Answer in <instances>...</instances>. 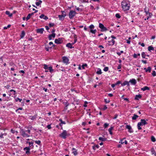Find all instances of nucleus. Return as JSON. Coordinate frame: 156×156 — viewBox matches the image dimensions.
<instances>
[{"label": "nucleus", "mask_w": 156, "mask_h": 156, "mask_svg": "<svg viewBox=\"0 0 156 156\" xmlns=\"http://www.w3.org/2000/svg\"><path fill=\"white\" fill-rule=\"evenodd\" d=\"M121 5L122 9L124 11H126L129 9L130 5L129 1H123L122 2Z\"/></svg>", "instance_id": "obj_1"}, {"label": "nucleus", "mask_w": 156, "mask_h": 156, "mask_svg": "<svg viewBox=\"0 0 156 156\" xmlns=\"http://www.w3.org/2000/svg\"><path fill=\"white\" fill-rule=\"evenodd\" d=\"M69 134L68 133L66 130H64L59 136L65 139L66 138L67 136H69Z\"/></svg>", "instance_id": "obj_2"}, {"label": "nucleus", "mask_w": 156, "mask_h": 156, "mask_svg": "<svg viewBox=\"0 0 156 156\" xmlns=\"http://www.w3.org/2000/svg\"><path fill=\"white\" fill-rule=\"evenodd\" d=\"M76 14V11L71 10L69 13V18L70 19H73L74 17L75 16Z\"/></svg>", "instance_id": "obj_3"}, {"label": "nucleus", "mask_w": 156, "mask_h": 156, "mask_svg": "<svg viewBox=\"0 0 156 156\" xmlns=\"http://www.w3.org/2000/svg\"><path fill=\"white\" fill-rule=\"evenodd\" d=\"M21 135L24 137H28L30 136V135L26 133L25 131L23 129H21L20 132Z\"/></svg>", "instance_id": "obj_4"}, {"label": "nucleus", "mask_w": 156, "mask_h": 156, "mask_svg": "<svg viewBox=\"0 0 156 156\" xmlns=\"http://www.w3.org/2000/svg\"><path fill=\"white\" fill-rule=\"evenodd\" d=\"M62 61L63 62L67 65L69 63V60L68 57L66 56H63L62 58Z\"/></svg>", "instance_id": "obj_5"}, {"label": "nucleus", "mask_w": 156, "mask_h": 156, "mask_svg": "<svg viewBox=\"0 0 156 156\" xmlns=\"http://www.w3.org/2000/svg\"><path fill=\"white\" fill-rule=\"evenodd\" d=\"M94 27V25L93 24H91L89 26V28L90 29V32L93 34H95L97 31L96 29L94 30H93Z\"/></svg>", "instance_id": "obj_6"}, {"label": "nucleus", "mask_w": 156, "mask_h": 156, "mask_svg": "<svg viewBox=\"0 0 156 156\" xmlns=\"http://www.w3.org/2000/svg\"><path fill=\"white\" fill-rule=\"evenodd\" d=\"M99 27L101 29V31H106L107 30V29L105 27L104 25L101 23L99 24Z\"/></svg>", "instance_id": "obj_7"}, {"label": "nucleus", "mask_w": 156, "mask_h": 156, "mask_svg": "<svg viewBox=\"0 0 156 156\" xmlns=\"http://www.w3.org/2000/svg\"><path fill=\"white\" fill-rule=\"evenodd\" d=\"M55 42L57 44H62L63 42L62 38H59L58 39H55Z\"/></svg>", "instance_id": "obj_8"}, {"label": "nucleus", "mask_w": 156, "mask_h": 156, "mask_svg": "<svg viewBox=\"0 0 156 156\" xmlns=\"http://www.w3.org/2000/svg\"><path fill=\"white\" fill-rule=\"evenodd\" d=\"M129 82L131 83V84L133 85H135L136 83V81L134 79H133L131 80H130L129 81Z\"/></svg>", "instance_id": "obj_9"}, {"label": "nucleus", "mask_w": 156, "mask_h": 156, "mask_svg": "<svg viewBox=\"0 0 156 156\" xmlns=\"http://www.w3.org/2000/svg\"><path fill=\"white\" fill-rule=\"evenodd\" d=\"M126 128L128 129V131L129 132L132 133L133 132V131L132 129V127L130 125H127L126 126Z\"/></svg>", "instance_id": "obj_10"}, {"label": "nucleus", "mask_w": 156, "mask_h": 156, "mask_svg": "<svg viewBox=\"0 0 156 156\" xmlns=\"http://www.w3.org/2000/svg\"><path fill=\"white\" fill-rule=\"evenodd\" d=\"M55 34L54 33H53L52 34L50 35L48 37L49 40H52L55 37Z\"/></svg>", "instance_id": "obj_11"}, {"label": "nucleus", "mask_w": 156, "mask_h": 156, "mask_svg": "<svg viewBox=\"0 0 156 156\" xmlns=\"http://www.w3.org/2000/svg\"><path fill=\"white\" fill-rule=\"evenodd\" d=\"M36 31L37 33L42 34L43 33L44 29L43 28L38 29Z\"/></svg>", "instance_id": "obj_12"}, {"label": "nucleus", "mask_w": 156, "mask_h": 156, "mask_svg": "<svg viewBox=\"0 0 156 156\" xmlns=\"http://www.w3.org/2000/svg\"><path fill=\"white\" fill-rule=\"evenodd\" d=\"M144 10L146 15L147 16H148V17H151L152 15V14L151 13L149 12L148 11H147L146 9H145Z\"/></svg>", "instance_id": "obj_13"}, {"label": "nucleus", "mask_w": 156, "mask_h": 156, "mask_svg": "<svg viewBox=\"0 0 156 156\" xmlns=\"http://www.w3.org/2000/svg\"><path fill=\"white\" fill-rule=\"evenodd\" d=\"M37 117V115H35L34 116H30L29 119L31 120H36Z\"/></svg>", "instance_id": "obj_14"}, {"label": "nucleus", "mask_w": 156, "mask_h": 156, "mask_svg": "<svg viewBox=\"0 0 156 156\" xmlns=\"http://www.w3.org/2000/svg\"><path fill=\"white\" fill-rule=\"evenodd\" d=\"M30 148L29 147H26L24 148V150L26 151V153L27 154L30 153Z\"/></svg>", "instance_id": "obj_15"}, {"label": "nucleus", "mask_w": 156, "mask_h": 156, "mask_svg": "<svg viewBox=\"0 0 156 156\" xmlns=\"http://www.w3.org/2000/svg\"><path fill=\"white\" fill-rule=\"evenodd\" d=\"M142 97V96L141 94H139L138 95H136L135 96V100H139V99H140Z\"/></svg>", "instance_id": "obj_16"}, {"label": "nucleus", "mask_w": 156, "mask_h": 156, "mask_svg": "<svg viewBox=\"0 0 156 156\" xmlns=\"http://www.w3.org/2000/svg\"><path fill=\"white\" fill-rule=\"evenodd\" d=\"M72 151H73V153L74 155H76L77 154V150L76 149L74 148H73L72 149Z\"/></svg>", "instance_id": "obj_17"}, {"label": "nucleus", "mask_w": 156, "mask_h": 156, "mask_svg": "<svg viewBox=\"0 0 156 156\" xmlns=\"http://www.w3.org/2000/svg\"><path fill=\"white\" fill-rule=\"evenodd\" d=\"M140 121L142 126L145 125L147 124V122L144 119H142Z\"/></svg>", "instance_id": "obj_18"}, {"label": "nucleus", "mask_w": 156, "mask_h": 156, "mask_svg": "<svg viewBox=\"0 0 156 156\" xmlns=\"http://www.w3.org/2000/svg\"><path fill=\"white\" fill-rule=\"evenodd\" d=\"M115 41L113 39H112L108 41L109 44L110 45H113L114 44Z\"/></svg>", "instance_id": "obj_19"}, {"label": "nucleus", "mask_w": 156, "mask_h": 156, "mask_svg": "<svg viewBox=\"0 0 156 156\" xmlns=\"http://www.w3.org/2000/svg\"><path fill=\"white\" fill-rule=\"evenodd\" d=\"M73 45V44H72V43H67L66 44V46L70 48H74V47H73L72 46Z\"/></svg>", "instance_id": "obj_20"}, {"label": "nucleus", "mask_w": 156, "mask_h": 156, "mask_svg": "<svg viewBox=\"0 0 156 156\" xmlns=\"http://www.w3.org/2000/svg\"><path fill=\"white\" fill-rule=\"evenodd\" d=\"M121 85L122 86H124L126 85H127V86H129V82L127 81H124L121 84Z\"/></svg>", "instance_id": "obj_21"}, {"label": "nucleus", "mask_w": 156, "mask_h": 156, "mask_svg": "<svg viewBox=\"0 0 156 156\" xmlns=\"http://www.w3.org/2000/svg\"><path fill=\"white\" fill-rule=\"evenodd\" d=\"M141 90L143 91H144L146 90H150V88L148 87L145 86L141 88Z\"/></svg>", "instance_id": "obj_22"}, {"label": "nucleus", "mask_w": 156, "mask_h": 156, "mask_svg": "<svg viewBox=\"0 0 156 156\" xmlns=\"http://www.w3.org/2000/svg\"><path fill=\"white\" fill-rule=\"evenodd\" d=\"M33 14L34 13L33 12L29 14L26 18L27 20L29 19L31 16L33 15Z\"/></svg>", "instance_id": "obj_23"}, {"label": "nucleus", "mask_w": 156, "mask_h": 156, "mask_svg": "<svg viewBox=\"0 0 156 156\" xmlns=\"http://www.w3.org/2000/svg\"><path fill=\"white\" fill-rule=\"evenodd\" d=\"M59 121L61 122V123L59 124V125L60 126H62V124H65L66 123V122L65 121H63L62 119H59Z\"/></svg>", "instance_id": "obj_24"}, {"label": "nucleus", "mask_w": 156, "mask_h": 156, "mask_svg": "<svg viewBox=\"0 0 156 156\" xmlns=\"http://www.w3.org/2000/svg\"><path fill=\"white\" fill-rule=\"evenodd\" d=\"M142 125V123L140 122H139L137 124V127H138V129L139 130H140L142 129L141 127H140Z\"/></svg>", "instance_id": "obj_25"}, {"label": "nucleus", "mask_w": 156, "mask_h": 156, "mask_svg": "<svg viewBox=\"0 0 156 156\" xmlns=\"http://www.w3.org/2000/svg\"><path fill=\"white\" fill-rule=\"evenodd\" d=\"M139 117L137 115L134 114L133 115V116L132 117V119L133 120H135L137 118H138Z\"/></svg>", "instance_id": "obj_26"}, {"label": "nucleus", "mask_w": 156, "mask_h": 156, "mask_svg": "<svg viewBox=\"0 0 156 156\" xmlns=\"http://www.w3.org/2000/svg\"><path fill=\"white\" fill-rule=\"evenodd\" d=\"M25 34V32L24 31H22L21 34L20 35V38H23L24 37Z\"/></svg>", "instance_id": "obj_27"}, {"label": "nucleus", "mask_w": 156, "mask_h": 156, "mask_svg": "<svg viewBox=\"0 0 156 156\" xmlns=\"http://www.w3.org/2000/svg\"><path fill=\"white\" fill-rule=\"evenodd\" d=\"M27 143L28 144L30 147L31 146H32V147H33V142L27 141Z\"/></svg>", "instance_id": "obj_28"}, {"label": "nucleus", "mask_w": 156, "mask_h": 156, "mask_svg": "<svg viewBox=\"0 0 156 156\" xmlns=\"http://www.w3.org/2000/svg\"><path fill=\"white\" fill-rule=\"evenodd\" d=\"M123 140H121L120 142H119V143H121V144H123L124 143L126 144H127V142L126 140H125L124 141H123Z\"/></svg>", "instance_id": "obj_29"}, {"label": "nucleus", "mask_w": 156, "mask_h": 156, "mask_svg": "<svg viewBox=\"0 0 156 156\" xmlns=\"http://www.w3.org/2000/svg\"><path fill=\"white\" fill-rule=\"evenodd\" d=\"M96 73L100 75L102 73L101 69L100 68H98Z\"/></svg>", "instance_id": "obj_30"}, {"label": "nucleus", "mask_w": 156, "mask_h": 156, "mask_svg": "<svg viewBox=\"0 0 156 156\" xmlns=\"http://www.w3.org/2000/svg\"><path fill=\"white\" fill-rule=\"evenodd\" d=\"M42 2V1L41 0H39L38 2H36L35 4L36 5L38 6L41 4Z\"/></svg>", "instance_id": "obj_31"}, {"label": "nucleus", "mask_w": 156, "mask_h": 156, "mask_svg": "<svg viewBox=\"0 0 156 156\" xmlns=\"http://www.w3.org/2000/svg\"><path fill=\"white\" fill-rule=\"evenodd\" d=\"M99 140H101L102 141H106L107 140L106 138H103L102 137H99Z\"/></svg>", "instance_id": "obj_32"}, {"label": "nucleus", "mask_w": 156, "mask_h": 156, "mask_svg": "<svg viewBox=\"0 0 156 156\" xmlns=\"http://www.w3.org/2000/svg\"><path fill=\"white\" fill-rule=\"evenodd\" d=\"M52 47H49L48 45H46L45 46V49L47 51H49L50 49H51Z\"/></svg>", "instance_id": "obj_33"}, {"label": "nucleus", "mask_w": 156, "mask_h": 156, "mask_svg": "<svg viewBox=\"0 0 156 156\" xmlns=\"http://www.w3.org/2000/svg\"><path fill=\"white\" fill-rule=\"evenodd\" d=\"M58 17L59 18V20H63L64 19V17L62 15H58Z\"/></svg>", "instance_id": "obj_34"}, {"label": "nucleus", "mask_w": 156, "mask_h": 156, "mask_svg": "<svg viewBox=\"0 0 156 156\" xmlns=\"http://www.w3.org/2000/svg\"><path fill=\"white\" fill-rule=\"evenodd\" d=\"M5 14L8 15H9V16H12V14H11L10 12L9 11H7L5 12Z\"/></svg>", "instance_id": "obj_35"}, {"label": "nucleus", "mask_w": 156, "mask_h": 156, "mask_svg": "<svg viewBox=\"0 0 156 156\" xmlns=\"http://www.w3.org/2000/svg\"><path fill=\"white\" fill-rule=\"evenodd\" d=\"M154 50V48L152 46H150L148 47V51H151V50Z\"/></svg>", "instance_id": "obj_36"}, {"label": "nucleus", "mask_w": 156, "mask_h": 156, "mask_svg": "<svg viewBox=\"0 0 156 156\" xmlns=\"http://www.w3.org/2000/svg\"><path fill=\"white\" fill-rule=\"evenodd\" d=\"M151 68L149 66L147 68V70L146 71V72H148L149 73H150L151 72Z\"/></svg>", "instance_id": "obj_37"}, {"label": "nucleus", "mask_w": 156, "mask_h": 156, "mask_svg": "<svg viewBox=\"0 0 156 156\" xmlns=\"http://www.w3.org/2000/svg\"><path fill=\"white\" fill-rule=\"evenodd\" d=\"M74 42L72 43L73 44H74L75 43H76V42L77 41V37H76V35H75L74 36Z\"/></svg>", "instance_id": "obj_38"}, {"label": "nucleus", "mask_w": 156, "mask_h": 156, "mask_svg": "<svg viewBox=\"0 0 156 156\" xmlns=\"http://www.w3.org/2000/svg\"><path fill=\"white\" fill-rule=\"evenodd\" d=\"M48 69L49 70L50 72L51 73L52 72L54 71V70L52 69L51 66L49 67Z\"/></svg>", "instance_id": "obj_39"}, {"label": "nucleus", "mask_w": 156, "mask_h": 156, "mask_svg": "<svg viewBox=\"0 0 156 156\" xmlns=\"http://www.w3.org/2000/svg\"><path fill=\"white\" fill-rule=\"evenodd\" d=\"M7 135V134L6 133H1L0 134V138H3V136H6Z\"/></svg>", "instance_id": "obj_40"}, {"label": "nucleus", "mask_w": 156, "mask_h": 156, "mask_svg": "<svg viewBox=\"0 0 156 156\" xmlns=\"http://www.w3.org/2000/svg\"><path fill=\"white\" fill-rule=\"evenodd\" d=\"M113 129V128L112 127H111L110 128H109L108 129V131L109 133L112 135V130Z\"/></svg>", "instance_id": "obj_41"}, {"label": "nucleus", "mask_w": 156, "mask_h": 156, "mask_svg": "<svg viewBox=\"0 0 156 156\" xmlns=\"http://www.w3.org/2000/svg\"><path fill=\"white\" fill-rule=\"evenodd\" d=\"M151 140L153 142H154L156 141L155 138L153 136L151 137Z\"/></svg>", "instance_id": "obj_42"}, {"label": "nucleus", "mask_w": 156, "mask_h": 156, "mask_svg": "<svg viewBox=\"0 0 156 156\" xmlns=\"http://www.w3.org/2000/svg\"><path fill=\"white\" fill-rule=\"evenodd\" d=\"M141 56L143 58H145V56H146V55H145L144 52H142L141 53Z\"/></svg>", "instance_id": "obj_43"}, {"label": "nucleus", "mask_w": 156, "mask_h": 156, "mask_svg": "<svg viewBox=\"0 0 156 156\" xmlns=\"http://www.w3.org/2000/svg\"><path fill=\"white\" fill-rule=\"evenodd\" d=\"M61 12L62 13V15L65 17L66 16V14L65 12L64 11H61Z\"/></svg>", "instance_id": "obj_44"}, {"label": "nucleus", "mask_w": 156, "mask_h": 156, "mask_svg": "<svg viewBox=\"0 0 156 156\" xmlns=\"http://www.w3.org/2000/svg\"><path fill=\"white\" fill-rule=\"evenodd\" d=\"M10 92H12L13 93V94L14 95L15 94L16 91L13 90H10Z\"/></svg>", "instance_id": "obj_45"}, {"label": "nucleus", "mask_w": 156, "mask_h": 156, "mask_svg": "<svg viewBox=\"0 0 156 156\" xmlns=\"http://www.w3.org/2000/svg\"><path fill=\"white\" fill-rule=\"evenodd\" d=\"M115 16L118 19H119L121 17V16L119 13H116L115 14Z\"/></svg>", "instance_id": "obj_46"}, {"label": "nucleus", "mask_w": 156, "mask_h": 156, "mask_svg": "<svg viewBox=\"0 0 156 156\" xmlns=\"http://www.w3.org/2000/svg\"><path fill=\"white\" fill-rule=\"evenodd\" d=\"M44 68L45 69H48V66L46 64H44Z\"/></svg>", "instance_id": "obj_47"}, {"label": "nucleus", "mask_w": 156, "mask_h": 156, "mask_svg": "<svg viewBox=\"0 0 156 156\" xmlns=\"http://www.w3.org/2000/svg\"><path fill=\"white\" fill-rule=\"evenodd\" d=\"M35 143L38 144V145H40L41 144V141L40 140H36L35 141Z\"/></svg>", "instance_id": "obj_48"}, {"label": "nucleus", "mask_w": 156, "mask_h": 156, "mask_svg": "<svg viewBox=\"0 0 156 156\" xmlns=\"http://www.w3.org/2000/svg\"><path fill=\"white\" fill-rule=\"evenodd\" d=\"M15 100H16V102L19 101V102H20L22 101V99H20V98H17L15 99Z\"/></svg>", "instance_id": "obj_49"}, {"label": "nucleus", "mask_w": 156, "mask_h": 156, "mask_svg": "<svg viewBox=\"0 0 156 156\" xmlns=\"http://www.w3.org/2000/svg\"><path fill=\"white\" fill-rule=\"evenodd\" d=\"M108 70V67H105L104 68L103 70L105 72H107Z\"/></svg>", "instance_id": "obj_50"}, {"label": "nucleus", "mask_w": 156, "mask_h": 156, "mask_svg": "<svg viewBox=\"0 0 156 156\" xmlns=\"http://www.w3.org/2000/svg\"><path fill=\"white\" fill-rule=\"evenodd\" d=\"M87 66V64L85 63V64H83L82 66V67L83 69H85V67H86Z\"/></svg>", "instance_id": "obj_51"}, {"label": "nucleus", "mask_w": 156, "mask_h": 156, "mask_svg": "<svg viewBox=\"0 0 156 156\" xmlns=\"http://www.w3.org/2000/svg\"><path fill=\"white\" fill-rule=\"evenodd\" d=\"M123 53V51H120V52H117V54L118 55H119H119H121V54L122 53Z\"/></svg>", "instance_id": "obj_52"}, {"label": "nucleus", "mask_w": 156, "mask_h": 156, "mask_svg": "<svg viewBox=\"0 0 156 156\" xmlns=\"http://www.w3.org/2000/svg\"><path fill=\"white\" fill-rule=\"evenodd\" d=\"M152 74L153 76H155L156 75V72H155V71H152Z\"/></svg>", "instance_id": "obj_53"}, {"label": "nucleus", "mask_w": 156, "mask_h": 156, "mask_svg": "<svg viewBox=\"0 0 156 156\" xmlns=\"http://www.w3.org/2000/svg\"><path fill=\"white\" fill-rule=\"evenodd\" d=\"M49 45H52V46L51 47H54L55 46V45L54 44H53V43L52 42H50L49 43Z\"/></svg>", "instance_id": "obj_54"}, {"label": "nucleus", "mask_w": 156, "mask_h": 156, "mask_svg": "<svg viewBox=\"0 0 156 156\" xmlns=\"http://www.w3.org/2000/svg\"><path fill=\"white\" fill-rule=\"evenodd\" d=\"M104 100L106 103H108L110 102V101L108 100H107L106 99H105Z\"/></svg>", "instance_id": "obj_55"}, {"label": "nucleus", "mask_w": 156, "mask_h": 156, "mask_svg": "<svg viewBox=\"0 0 156 156\" xmlns=\"http://www.w3.org/2000/svg\"><path fill=\"white\" fill-rule=\"evenodd\" d=\"M54 25V24L53 23H49V26L50 27H51Z\"/></svg>", "instance_id": "obj_56"}, {"label": "nucleus", "mask_w": 156, "mask_h": 156, "mask_svg": "<svg viewBox=\"0 0 156 156\" xmlns=\"http://www.w3.org/2000/svg\"><path fill=\"white\" fill-rule=\"evenodd\" d=\"M108 126V124L107 123H105L104 124V127L105 128H107Z\"/></svg>", "instance_id": "obj_57"}, {"label": "nucleus", "mask_w": 156, "mask_h": 156, "mask_svg": "<svg viewBox=\"0 0 156 156\" xmlns=\"http://www.w3.org/2000/svg\"><path fill=\"white\" fill-rule=\"evenodd\" d=\"M107 108V107L106 105H105L104 107L102 108L103 110H105Z\"/></svg>", "instance_id": "obj_58"}, {"label": "nucleus", "mask_w": 156, "mask_h": 156, "mask_svg": "<svg viewBox=\"0 0 156 156\" xmlns=\"http://www.w3.org/2000/svg\"><path fill=\"white\" fill-rule=\"evenodd\" d=\"M139 44H140L142 47H144L145 44L144 43H141L140 42L139 43Z\"/></svg>", "instance_id": "obj_59"}, {"label": "nucleus", "mask_w": 156, "mask_h": 156, "mask_svg": "<svg viewBox=\"0 0 156 156\" xmlns=\"http://www.w3.org/2000/svg\"><path fill=\"white\" fill-rule=\"evenodd\" d=\"M45 16L44 15V14H42L40 16V18H41V19H42V18H44V17Z\"/></svg>", "instance_id": "obj_60"}, {"label": "nucleus", "mask_w": 156, "mask_h": 156, "mask_svg": "<svg viewBox=\"0 0 156 156\" xmlns=\"http://www.w3.org/2000/svg\"><path fill=\"white\" fill-rule=\"evenodd\" d=\"M133 57L134 58H136L137 57V55L136 54H134L133 55Z\"/></svg>", "instance_id": "obj_61"}, {"label": "nucleus", "mask_w": 156, "mask_h": 156, "mask_svg": "<svg viewBox=\"0 0 156 156\" xmlns=\"http://www.w3.org/2000/svg\"><path fill=\"white\" fill-rule=\"evenodd\" d=\"M121 83V82L120 81H118L117 83H115V86Z\"/></svg>", "instance_id": "obj_62"}, {"label": "nucleus", "mask_w": 156, "mask_h": 156, "mask_svg": "<svg viewBox=\"0 0 156 156\" xmlns=\"http://www.w3.org/2000/svg\"><path fill=\"white\" fill-rule=\"evenodd\" d=\"M47 128L48 129H51V125L50 124V125H47Z\"/></svg>", "instance_id": "obj_63"}, {"label": "nucleus", "mask_w": 156, "mask_h": 156, "mask_svg": "<svg viewBox=\"0 0 156 156\" xmlns=\"http://www.w3.org/2000/svg\"><path fill=\"white\" fill-rule=\"evenodd\" d=\"M118 116V115L117 114H115V115L114 117L113 118V119H115L117 118Z\"/></svg>", "instance_id": "obj_64"}]
</instances>
